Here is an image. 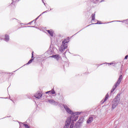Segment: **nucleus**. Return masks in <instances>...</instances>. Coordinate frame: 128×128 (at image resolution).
I'll use <instances>...</instances> for the list:
<instances>
[{"label":"nucleus","mask_w":128,"mask_h":128,"mask_svg":"<svg viewBox=\"0 0 128 128\" xmlns=\"http://www.w3.org/2000/svg\"><path fill=\"white\" fill-rule=\"evenodd\" d=\"M68 120L72 122H76L78 118V115L76 114V115H72L69 118H68Z\"/></svg>","instance_id":"nucleus-1"},{"label":"nucleus","mask_w":128,"mask_h":128,"mask_svg":"<svg viewBox=\"0 0 128 128\" xmlns=\"http://www.w3.org/2000/svg\"><path fill=\"white\" fill-rule=\"evenodd\" d=\"M66 48H68V44H62L59 48V50L62 52H64Z\"/></svg>","instance_id":"nucleus-2"},{"label":"nucleus","mask_w":128,"mask_h":128,"mask_svg":"<svg viewBox=\"0 0 128 128\" xmlns=\"http://www.w3.org/2000/svg\"><path fill=\"white\" fill-rule=\"evenodd\" d=\"M122 80V76H120L118 81L116 82V84H114L115 86L117 87L118 86H120V82Z\"/></svg>","instance_id":"nucleus-3"},{"label":"nucleus","mask_w":128,"mask_h":128,"mask_svg":"<svg viewBox=\"0 0 128 128\" xmlns=\"http://www.w3.org/2000/svg\"><path fill=\"white\" fill-rule=\"evenodd\" d=\"M70 122H72L70 120H68V119L66 120V124H65V126H64V128H70Z\"/></svg>","instance_id":"nucleus-4"},{"label":"nucleus","mask_w":128,"mask_h":128,"mask_svg":"<svg viewBox=\"0 0 128 128\" xmlns=\"http://www.w3.org/2000/svg\"><path fill=\"white\" fill-rule=\"evenodd\" d=\"M36 98H40L41 96H42V94L40 92H37L34 96Z\"/></svg>","instance_id":"nucleus-5"},{"label":"nucleus","mask_w":128,"mask_h":128,"mask_svg":"<svg viewBox=\"0 0 128 128\" xmlns=\"http://www.w3.org/2000/svg\"><path fill=\"white\" fill-rule=\"evenodd\" d=\"M69 42H70V38H67L66 39H64V40H63V41L62 42V44H68Z\"/></svg>","instance_id":"nucleus-6"},{"label":"nucleus","mask_w":128,"mask_h":128,"mask_svg":"<svg viewBox=\"0 0 128 128\" xmlns=\"http://www.w3.org/2000/svg\"><path fill=\"white\" fill-rule=\"evenodd\" d=\"M46 32L50 36H54V32L52 30H46Z\"/></svg>","instance_id":"nucleus-7"},{"label":"nucleus","mask_w":128,"mask_h":128,"mask_svg":"<svg viewBox=\"0 0 128 128\" xmlns=\"http://www.w3.org/2000/svg\"><path fill=\"white\" fill-rule=\"evenodd\" d=\"M32 59L28 62L26 64H32V61L34 60V52H32Z\"/></svg>","instance_id":"nucleus-8"},{"label":"nucleus","mask_w":128,"mask_h":128,"mask_svg":"<svg viewBox=\"0 0 128 128\" xmlns=\"http://www.w3.org/2000/svg\"><path fill=\"white\" fill-rule=\"evenodd\" d=\"M46 94H56V91H54V90H51L46 92Z\"/></svg>","instance_id":"nucleus-9"},{"label":"nucleus","mask_w":128,"mask_h":128,"mask_svg":"<svg viewBox=\"0 0 128 128\" xmlns=\"http://www.w3.org/2000/svg\"><path fill=\"white\" fill-rule=\"evenodd\" d=\"M92 120H94V118L92 117H90L87 120V124H92Z\"/></svg>","instance_id":"nucleus-10"},{"label":"nucleus","mask_w":128,"mask_h":128,"mask_svg":"<svg viewBox=\"0 0 128 128\" xmlns=\"http://www.w3.org/2000/svg\"><path fill=\"white\" fill-rule=\"evenodd\" d=\"M108 96H109L108 94H107L105 96V98H104V100L102 104H104V102H106V100H108Z\"/></svg>","instance_id":"nucleus-11"},{"label":"nucleus","mask_w":128,"mask_h":128,"mask_svg":"<svg viewBox=\"0 0 128 128\" xmlns=\"http://www.w3.org/2000/svg\"><path fill=\"white\" fill-rule=\"evenodd\" d=\"M91 18H92V20H96V13L92 14L91 15Z\"/></svg>","instance_id":"nucleus-12"},{"label":"nucleus","mask_w":128,"mask_h":128,"mask_svg":"<svg viewBox=\"0 0 128 128\" xmlns=\"http://www.w3.org/2000/svg\"><path fill=\"white\" fill-rule=\"evenodd\" d=\"M5 40L8 42L10 40V36L8 34L5 35Z\"/></svg>","instance_id":"nucleus-13"},{"label":"nucleus","mask_w":128,"mask_h":128,"mask_svg":"<svg viewBox=\"0 0 128 128\" xmlns=\"http://www.w3.org/2000/svg\"><path fill=\"white\" fill-rule=\"evenodd\" d=\"M118 106V104H116V102H114V104H112V110L114 109L115 108Z\"/></svg>","instance_id":"nucleus-14"},{"label":"nucleus","mask_w":128,"mask_h":128,"mask_svg":"<svg viewBox=\"0 0 128 128\" xmlns=\"http://www.w3.org/2000/svg\"><path fill=\"white\" fill-rule=\"evenodd\" d=\"M66 112H68V114H72V110H70V108H68L66 110Z\"/></svg>","instance_id":"nucleus-15"},{"label":"nucleus","mask_w":128,"mask_h":128,"mask_svg":"<svg viewBox=\"0 0 128 128\" xmlns=\"http://www.w3.org/2000/svg\"><path fill=\"white\" fill-rule=\"evenodd\" d=\"M116 86H114L111 90V92H114V90H116Z\"/></svg>","instance_id":"nucleus-16"},{"label":"nucleus","mask_w":128,"mask_h":128,"mask_svg":"<svg viewBox=\"0 0 128 128\" xmlns=\"http://www.w3.org/2000/svg\"><path fill=\"white\" fill-rule=\"evenodd\" d=\"M74 122H72L70 126V128H74Z\"/></svg>","instance_id":"nucleus-17"},{"label":"nucleus","mask_w":128,"mask_h":128,"mask_svg":"<svg viewBox=\"0 0 128 128\" xmlns=\"http://www.w3.org/2000/svg\"><path fill=\"white\" fill-rule=\"evenodd\" d=\"M24 128H30V126H28V124H24Z\"/></svg>","instance_id":"nucleus-18"},{"label":"nucleus","mask_w":128,"mask_h":128,"mask_svg":"<svg viewBox=\"0 0 128 128\" xmlns=\"http://www.w3.org/2000/svg\"><path fill=\"white\" fill-rule=\"evenodd\" d=\"M64 108H65L66 110L68 108V107L66 105H64Z\"/></svg>","instance_id":"nucleus-19"},{"label":"nucleus","mask_w":128,"mask_h":128,"mask_svg":"<svg viewBox=\"0 0 128 128\" xmlns=\"http://www.w3.org/2000/svg\"><path fill=\"white\" fill-rule=\"evenodd\" d=\"M50 58H56V55L52 56Z\"/></svg>","instance_id":"nucleus-20"},{"label":"nucleus","mask_w":128,"mask_h":128,"mask_svg":"<svg viewBox=\"0 0 128 128\" xmlns=\"http://www.w3.org/2000/svg\"><path fill=\"white\" fill-rule=\"evenodd\" d=\"M128 56L126 55L125 58H124V60H128Z\"/></svg>","instance_id":"nucleus-21"},{"label":"nucleus","mask_w":128,"mask_h":128,"mask_svg":"<svg viewBox=\"0 0 128 128\" xmlns=\"http://www.w3.org/2000/svg\"><path fill=\"white\" fill-rule=\"evenodd\" d=\"M108 64H114V63H108Z\"/></svg>","instance_id":"nucleus-22"},{"label":"nucleus","mask_w":128,"mask_h":128,"mask_svg":"<svg viewBox=\"0 0 128 128\" xmlns=\"http://www.w3.org/2000/svg\"><path fill=\"white\" fill-rule=\"evenodd\" d=\"M59 55H58V58Z\"/></svg>","instance_id":"nucleus-23"},{"label":"nucleus","mask_w":128,"mask_h":128,"mask_svg":"<svg viewBox=\"0 0 128 128\" xmlns=\"http://www.w3.org/2000/svg\"><path fill=\"white\" fill-rule=\"evenodd\" d=\"M97 0V1H98V0Z\"/></svg>","instance_id":"nucleus-24"}]
</instances>
